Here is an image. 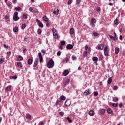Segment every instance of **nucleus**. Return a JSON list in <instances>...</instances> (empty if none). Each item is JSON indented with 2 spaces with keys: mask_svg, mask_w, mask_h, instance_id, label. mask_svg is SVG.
I'll use <instances>...</instances> for the list:
<instances>
[{
  "mask_svg": "<svg viewBox=\"0 0 125 125\" xmlns=\"http://www.w3.org/2000/svg\"><path fill=\"white\" fill-rule=\"evenodd\" d=\"M113 89L114 90H117L118 89V86L117 85L114 86Z\"/></svg>",
  "mask_w": 125,
  "mask_h": 125,
  "instance_id": "nucleus-54",
  "label": "nucleus"
},
{
  "mask_svg": "<svg viewBox=\"0 0 125 125\" xmlns=\"http://www.w3.org/2000/svg\"><path fill=\"white\" fill-rule=\"evenodd\" d=\"M61 53H62V52H61V51H59L57 53V55L58 56H60V55H61Z\"/></svg>",
  "mask_w": 125,
  "mask_h": 125,
  "instance_id": "nucleus-48",
  "label": "nucleus"
},
{
  "mask_svg": "<svg viewBox=\"0 0 125 125\" xmlns=\"http://www.w3.org/2000/svg\"><path fill=\"white\" fill-rule=\"evenodd\" d=\"M69 83H70V79H67L66 81V82L64 83V84L63 85V86H67V85H68V84H69Z\"/></svg>",
  "mask_w": 125,
  "mask_h": 125,
  "instance_id": "nucleus-15",
  "label": "nucleus"
},
{
  "mask_svg": "<svg viewBox=\"0 0 125 125\" xmlns=\"http://www.w3.org/2000/svg\"><path fill=\"white\" fill-rule=\"evenodd\" d=\"M60 99L62 101L66 100V97H65L64 95H62L60 97Z\"/></svg>",
  "mask_w": 125,
  "mask_h": 125,
  "instance_id": "nucleus-33",
  "label": "nucleus"
},
{
  "mask_svg": "<svg viewBox=\"0 0 125 125\" xmlns=\"http://www.w3.org/2000/svg\"><path fill=\"white\" fill-rule=\"evenodd\" d=\"M66 120H67V121H68V123H72L73 122V121H72V120H71V119H70V118H69V117H67L66 118Z\"/></svg>",
  "mask_w": 125,
  "mask_h": 125,
  "instance_id": "nucleus-46",
  "label": "nucleus"
},
{
  "mask_svg": "<svg viewBox=\"0 0 125 125\" xmlns=\"http://www.w3.org/2000/svg\"><path fill=\"white\" fill-rule=\"evenodd\" d=\"M72 2H73V0H68V1L67 2V4L68 5H70V4H72Z\"/></svg>",
  "mask_w": 125,
  "mask_h": 125,
  "instance_id": "nucleus-47",
  "label": "nucleus"
},
{
  "mask_svg": "<svg viewBox=\"0 0 125 125\" xmlns=\"http://www.w3.org/2000/svg\"><path fill=\"white\" fill-rule=\"evenodd\" d=\"M13 19L14 21H18V20L19 19V17H18V12H15L14 13Z\"/></svg>",
  "mask_w": 125,
  "mask_h": 125,
  "instance_id": "nucleus-3",
  "label": "nucleus"
},
{
  "mask_svg": "<svg viewBox=\"0 0 125 125\" xmlns=\"http://www.w3.org/2000/svg\"><path fill=\"white\" fill-rule=\"evenodd\" d=\"M47 66L49 69H51L54 67V61L52 59H51L49 60L47 63Z\"/></svg>",
  "mask_w": 125,
  "mask_h": 125,
  "instance_id": "nucleus-1",
  "label": "nucleus"
},
{
  "mask_svg": "<svg viewBox=\"0 0 125 125\" xmlns=\"http://www.w3.org/2000/svg\"><path fill=\"white\" fill-rule=\"evenodd\" d=\"M82 0H76V3L77 4L79 5L81 3Z\"/></svg>",
  "mask_w": 125,
  "mask_h": 125,
  "instance_id": "nucleus-50",
  "label": "nucleus"
},
{
  "mask_svg": "<svg viewBox=\"0 0 125 125\" xmlns=\"http://www.w3.org/2000/svg\"><path fill=\"white\" fill-rule=\"evenodd\" d=\"M59 114L60 115V116H63L64 115V112H59Z\"/></svg>",
  "mask_w": 125,
  "mask_h": 125,
  "instance_id": "nucleus-58",
  "label": "nucleus"
},
{
  "mask_svg": "<svg viewBox=\"0 0 125 125\" xmlns=\"http://www.w3.org/2000/svg\"><path fill=\"white\" fill-rule=\"evenodd\" d=\"M50 24L49 21H47V23H46V27H49Z\"/></svg>",
  "mask_w": 125,
  "mask_h": 125,
  "instance_id": "nucleus-56",
  "label": "nucleus"
},
{
  "mask_svg": "<svg viewBox=\"0 0 125 125\" xmlns=\"http://www.w3.org/2000/svg\"><path fill=\"white\" fill-rule=\"evenodd\" d=\"M38 64H39V58H37L35 60L34 64H33V67L34 68H36V67L38 66Z\"/></svg>",
  "mask_w": 125,
  "mask_h": 125,
  "instance_id": "nucleus-11",
  "label": "nucleus"
},
{
  "mask_svg": "<svg viewBox=\"0 0 125 125\" xmlns=\"http://www.w3.org/2000/svg\"><path fill=\"white\" fill-rule=\"evenodd\" d=\"M28 65H32L33 64V59H29L27 61Z\"/></svg>",
  "mask_w": 125,
  "mask_h": 125,
  "instance_id": "nucleus-21",
  "label": "nucleus"
},
{
  "mask_svg": "<svg viewBox=\"0 0 125 125\" xmlns=\"http://www.w3.org/2000/svg\"><path fill=\"white\" fill-rule=\"evenodd\" d=\"M108 37L110 40H112L113 41H117L118 39H117V34L116 32H114V37H113V36L111 35H108Z\"/></svg>",
  "mask_w": 125,
  "mask_h": 125,
  "instance_id": "nucleus-4",
  "label": "nucleus"
},
{
  "mask_svg": "<svg viewBox=\"0 0 125 125\" xmlns=\"http://www.w3.org/2000/svg\"><path fill=\"white\" fill-rule=\"evenodd\" d=\"M29 10L30 11V12H34V9H33L31 7H29Z\"/></svg>",
  "mask_w": 125,
  "mask_h": 125,
  "instance_id": "nucleus-52",
  "label": "nucleus"
},
{
  "mask_svg": "<svg viewBox=\"0 0 125 125\" xmlns=\"http://www.w3.org/2000/svg\"><path fill=\"white\" fill-rule=\"evenodd\" d=\"M119 52H120V48L118 47L115 48V54H118Z\"/></svg>",
  "mask_w": 125,
  "mask_h": 125,
  "instance_id": "nucleus-25",
  "label": "nucleus"
},
{
  "mask_svg": "<svg viewBox=\"0 0 125 125\" xmlns=\"http://www.w3.org/2000/svg\"><path fill=\"white\" fill-rule=\"evenodd\" d=\"M52 31L53 32L54 39H59V37H58V33H57L56 29H55L54 28H53Z\"/></svg>",
  "mask_w": 125,
  "mask_h": 125,
  "instance_id": "nucleus-2",
  "label": "nucleus"
},
{
  "mask_svg": "<svg viewBox=\"0 0 125 125\" xmlns=\"http://www.w3.org/2000/svg\"><path fill=\"white\" fill-rule=\"evenodd\" d=\"M13 3L14 4H16V3H17V0H13Z\"/></svg>",
  "mask_w": 125,
  "mask_h": 125,
  "instance_id": "nucleus-57",
  "label": "nucleus"
},
{
  "mask_svg": "<svg viewBox=\"0 0 125 125\" xmlns=\"http://www.w3.org/2000/svg\"><path fill=\"white\" fill-rule=\"evenodd\" d=\"M10 79L11 80H16V79H17V75H15V76H10Z\"/></svg>",
  "mask_w": 125,
  "mask_h": 125,
  "instance_id": "nucleus-31",
  "label": "nucleus"
},
{
  "mask_svg": "<svg viewBox=\"0 0 125 125\" xmlns=\"http://www.w3.org/2000/svg\"><path fill=\"white\" fill-rule=\"evenodd\" d=\"M69 74V71L67 70H65L63 71V75L64 77H66V76H68Z\"/></svg>",
  "mask_w": 125,
  "mask_h": 125,
  "instance_id": "nucleus-20",
  "label": "nucleus"
},
{
  "mask_svg": "<svg viewBox=\"0 0 125 125\" xmlns=\"http://www.w3.org/2000/svg\"><path fill=\"white\" fill-rule=\"evenodd\" d=\"M53 13L56 15H58V13H59V10H58V8H55L54 10Z\"/></svg>",
  "mask_w": 125,
  "mask_h": 125,
  "instance_id": "nucleus-18",
  "label": "nucleus"
},
{
  "mask_svg": "<svg viewBox=\"0 0 125 125\" xmlns=\"http://www.w3.org/2000/svg\"><path fill=\"white\" fill-rule=\"evenodd\" d=\"M38 55L40 63H42V62H43V58H42V53H39Z\"/></svg>",
  "mask_w": 125,
  "mask_h": 125,
  "instance_id": "nucleus-10",
  "label": "nucleus"
},
{
  "mask_svg": "<svg viewBox=\"0 0 125 125\" xmlns=\"http://www.w3.org/2000/svg\"><path fill=\"white\" fill-rule=\"evenodd\" d=\"M46 52V51L45 50H41L42 53H45Z\"/></svg>",
  "mask_w": 125,
  "mask_h": 125,
  "instance_id": "nucleus-62",
  "label": "nucleus"
},
{
  "mask_svg": "<svg viewBox=\"0 0 125 125\" xmlns=\"http://www.w3.org/2000/svg\"><path fill=\"white\" fill-rule=\"evenodd\" d=\"M74 33H75V31L74 30V28H71L70 29V35H74Z\"/></svg>",
  "mask_w": 125,
  "mask_h": 125,
  "instance_id": "nucleus-29",
  "label": "nucleus"
},
{
  "mask_svg": "<svg viewBox=\"0 0 125 125\" xmlns=\"http://www.w3.org/2000/svg\"><path fill=\"white\" fill-rule=\"evenodd\" d=\"M42 20H43V21H44V22H48L49 20V19L47 17H46V16H43Z\"/></svg>",
  "mask_w": 125,
  "mask_h": 125,
  "instance_id": "nucleus-17",
  "label": "nucleus"
},
{
  "mask_svg": "<svg viewBox=\"0 0 125 125\" xmlns=\"http://www.w3.org/2000/svg\"><path fill=\"white\" fill-rule=\"evenodd\" d=\"M111 105L113 106V107H118V106H119V104L112 103Z\"/></svg>",
  "mask_w": 125,
  "mask_h": 125,
  "instance_id": "nucleus-36",
  "label": "nucleus"
},
{
  "mask_svg": "<svg viewBox=\"0 0 125 125\" xmlns=\"http://www.w3.org/2000/svg\"><path fill=\"white\" fill-rule=\"evenodd\" d=\"M95 114V112H94V111L91 110L89 112V116H91V117H93V116H94Z\"/></svg>",
  "mask_w": 125,
  "mask_h": 125,
  "instance_id": "nucleus-16",
  "label": "nucleus"
},
{
  "mask_svg": "<svg viewBox=\"0 0 125 125\" xmlns=\"http://www.w3.org/2000/svg\"><path fill=\"white\" fill-rule=\"evenodd\" d=\"M65 61L67 62L68 61H69V58L68 57H65L64 60H63V62H65Z\"/></svg>",
  "mask_w": 125,
  "mask_h": 125,
  "instance_id": "nucleus-42",
  "label": "nucleus"
},
{
  "mask_svg": "<svg viewBox=\"0 0 125 125\" xmlns=\"http://www.w3.org/2000/svg\"><path fill=\"white\" fill-rule=\"evenodd\" d=\"M17 64L18 67H19V68H22V62H17Z\"/></svg>",
  "mask_w": 125,
  "mask_h": 125,
  "instance_id": "nucleus-24",
  "label": "nucleus"
},
{
  "mask_svg": "<svg viewBox=\"0 0 125 125\" xmlns=\"http://www.w3.org/2000/svg\"><path fill=\"white\" fill-rule=\"evenodd\" d=\"M94 96L96 97V96H98V92L97 91H95L94 92Z\"/></svg>",
  "mask_w": 125,
  "mask_h": 125,
  "instance_id": "nucleus-49",
  "label": "nucleus"
},
{
  "mask_svg": "<svg viewBox=\"0 0 125 125\" xmlns=\"http://www.w3.org/2000/svg\"><path fill=\"white\" fill-rule=\"evenodd\" d=\"M73 46V45L71 44H68L67 45H66V48L67 49H72Z\"/></svg>",
  "mask_w": 125,
  "mask_h": 125,
  "instance_id": "nucleus-13",
  "label": "nucleus"
},
{
  "mask_svg": "<svg viewBox=\"0 0 125 125\" xmlns=\"http://www.w3.org/2000/svg\"><path fill=\"white\" fill-rule=\"evenodd\" d=\"M83 55L84 57H86V56H87V51H84L83 53Z\"/></svg>",
  "mask_w": 125,
  "mask_h": 125,
  "instance_id": "nucleus-41",
  "label": "nucleus"
},
{
  "mask_svg": "<svg viewBox=\"0 0 125 125\" xmlns=\"http://www.w3.org/2000/svg\"><path fill=\"white\" fill-rule=\"evenodd\" d=\"M26 118L28 120H31V119L32 118V116L30 114H27L26 115Z\"/></svg>",
  "mask_w": 125,
  "mask_h": 125,
  "instance_id": "nucleus-27",
  "label": "nucleus"
},
{
  "mask_svg": "<svg viewBox=\"0 0 125 125\" xmlns=\"http://www.w3.org/2000/svg\"><path fill=\"white\" fill-rule=\"evenodd\" d=\"M92 60L94 63H96V65H97V62L98 61V58L97 57H94L92 58Z\"/></svg>",
  "mask_w": 125,
  "mask_h": 125,
  "instance_id": "nucleus-14",
  "label": "nucleus"
},
{
  "mask_svg": "<svg viewBox=\"0 0 125 125\" xmlns=\"http://www.w3.org/2000/svg\"><path fill=\"white\" fill-rule=\"evenodd\" d=\"M96 10L98 12H99L101 11V8H100V7H97V9H96Z\"/></svg>",
  "mask_w": 125,
  "mask_h": 125,
  "instance_id": "nucleus-51",
  "label": "nucleus"
},
{
  "mask_svg": "<svg viewBox=\"0 0 125 125\" xmlns=\"http://www.w3.org/2000/svg\"><path fill=\"white\" fill-rule=\"evenodd\" d=\"M22 60H23V57L21 55H19L18 57V61H22Z\"/></svg>",
  "mask_w": 125,
  "mask_h": 125,
  "instance_id": "nucleus-28",
  "label": "nucleus"
},
{
  "mask_svg": "<svg viewBox=\"0 0 125 125\" xmlns=\"http://www.w3.org/2000/svg\"><path fill=\"white\" fill-rule=\"evenodd\" d=\"M3 46L5 48H8V46L6 45V44H4Z\"/></svg>",
  "mask_w": 125,
  "mask_h": 125,
  "instance_id": "nucleus-63",
  "label": "nucleus"
},
{
  "mask_svg": "<svg viewBox=\"0 0 125 125\" xmlns=\"http://www.w3.org/2000/svg\"><path fill=\"white\" fill-rule=\"evenodd\" d=\"M72 60H73V61H75V60H77V57H76V56H72Z\"/></svg>",
  "mask_w": 125,
  "mask_h": 125,
  "instance_id": "nucleus-45",
  "label": "nucleus"
},
{
  "mask_svg": "<svg viewBox=\"0 0 125 125\" xmlns=\"http://www.w3.org/2000/svg\"><path fill=\"white\" fill-rule=\"evenodd\" d=\"M26 52H27V49H26V48L23 49V53H26Z\"/></svg>",
  "mask_w": 125,
  "mask_h": 125,
  "instance_id": "nucleus-60",
  "label": "nucleus"
},
{
  "mask_svg": "<svg viewBox=\"0 0 125 125\" xmlns=\"http://www.w3.org/2000/svg\"><path fill=\"white\" fill-rule=\"evenodd\" d=\"M114 24H115V25H119V20H118V19H116L114 21Z\"/></svg>",
  "mask_w": 125,
  "mask_h": 125,
  "instance_id": "nucleus-38",
  "label": "nucleus"
},
{
  "mask_svg": "<svg viewBox=\"0 0 125 125\" xmlns=\"http://www.w3.org/2000/svg\"><path fill=\"white\" fill-rule=\"evenodd\" d=\"M119 107H120V108H122V107H123V103H120V104H119Z\"/></svg>",
  "mask_w": 125,
  "mask_h": 125,
  "instance_id": "nucleus-59",
  "label": "nucleus"
},
{
  "mask_svg": "<svg viewBox=\"0 0 125 125\" xmlns=\"http://www.w3.org/2000/svg\"><path fill=\"white\" fill-rule=\"evenodd\" d=\"M60 102H61L57 100L55 103L56 106H58V104H59Z\"/></svg>",
  "mask_w": 125,
  "mask_h": 125,
  "instance_id": "nucleus-53",
  "label": "nucleus"
},
{
  "mask_svg": "<svg viewBox=\"0 0 125 125\" xmlns=\"http://www.w3.org/2000/svg\"><path fill=\"white\" fill-rule=\"evenodd\" d=\"M15 9L16 10V11H20V10H21V8L20 7H16Z\"/></svg>",
  "mask_w": 125,
  "mask_h": 125,
  "instance_id": "nucleus-43",
  "label": "nucleus"
},
{
  "mask_svg": "<svg viewBox=\"0 0 125 125\" xmlns=\"http://www.w3.org/2000/svg\"><path fill=\"white\" fill-rule=\"evenodd\" d=\"M120 41H123V35H120L119 37Z\"/></svg>",
  "mask_w": 125,
  "mask_h": 125,
  "instance_id": "nucleus-61",
  "label": "nucleus"
},
{
  "mask_svg": "<svg viewBox=\"0 0 125 125\" xmlns=\"http://www.w3.org/2000/svg\"><path fill=\"white\" fill-rule=\"evenodd\" d=\"M104 44H100L98 47V49H99V50H103L104 49Z\"/></svg>",
  "mask_w": 125,
  "mask_h": 125,
  "instance_id": "nucleus-12",
  "label": "nucleus"
},
{
  "mask_svg": "<svg viewBox=\"0 0 125 125\" xmlns=\"http://www.w3.org/2000/svg\"><path fill=\"white\" fill-rule=\"evenodd\" d=\"M105 112H106V109H105L101 108L98 111V114H99V115H100L101 116H102V115H104V114H105Z\"/></svg>",
  "mask_w": 125,
  "mask_h": 125,
  "instance_id": "nucleus-5",
  "label": "nucleus"
},
{
  "mask_svg": "<svg viewBox=\"0 0 125 125\" xmlns=\"http://www.w3.org/2000/svg\"><path fill=\"white\" fill-rule=\"evenodd\" d=\"M5 90H6V91H10L11 90V85H8L5 88Z\"/></svg>",
  "mask_w": 125,
  "mask_h": 125,
  "instance_id": "nucleus-26",
  "label": "nucleus"
},
{
  "mask_svg": "<svg viewBox=\"0 0 125 125\" xmlns=\"http://www.w3.org/2000/svg\"><path fill=\"white\" fill-rule=\"evenodd\" d=\"M96 23V20L94 18H92L91 19V24L92 26H93L94 25V23Z\"/></svg>",
  "mask_w": 125,
  "mask_h": 125,
  "instance_id": "nucleus-19",
  "label": "nucleus"
},
{
  "mask_svg": "<svg viewBox=\"0 0 125 125\" xmlns=\"http://www.w3.org/2000/svg\"><path fill=\"white\" fill-rule=\"evenodd\" d=\"M99 58L101 60H103L104 59V57H103V55H101L99 57Z\"/></svg>",
  "mask_w": 125,
  "mask_h": 125,
  "instance_id": "nucleus-55",
  "label": "nucleus"
},
{
  "mask_svg": "<svg viewBox=\"0 0 125 125\" xmlns=\"http://www.w3.org/2000/svg\"><path fill=\"white\" fill-rule=\"evenodd\" d=\"M42 30L41 29V28H39L37 30V34L38 35H42Z\"/></svg>",
  "mask_w": 125,
  "mask_h": 125,
  "instance_id": "nucleus-35",
  "label": "nucleus"
},
{
  "mask_svg": "<svg viewBox=\"0 0 125 125\" xmlns=\"http://www.w3.org/2000/svg\"><path fill=\"white\" fill-rule=\"evenodd\" d=\"M104 54L105 56H109V53H108V47L105 46L104 48Z\"/></svg>",
  "mask_w": 125,
  "mask_h": 125,
  "instance_id": "nucleus-9",
  "label": "nucleus"
},
{
  "mask_svg": "<svg viewBox=\"0 0 125 125\" xmlns=\"http://www.w3.org/2000/svg\"><path fill=\"white\" fill-rule=\"evenodd\" d=\"M36 22H37V25L40 27V28H42L43 27V24L42 22H41V21H40L39 19L36 20Z\"/></svg>",
  "mask_w": 125,
  "mask_h": 125,
  "instance_id": "nucleus-7",
  "label": "nucleus"
},
{
  "mask_svg": "<svg viewBox=\"0 0 125 125\" xmlns=\"http://www.w3.org/2000/svg\"><path fill=\"white\" fill-rule=\"evenodd\" d=\"M93 35H94V37H98V36H99L98 33L95 32L93 33Z\"/></svg>",
  "mask_w": 125,
  "mask_h": 125,
  "instance_id": "nucleus-44",
  "label": "nucleus"
},
{
  "mask_svg": "<svg viewBox=\"0 0 125 125\" xmlns=\"http://www.w3.org/2000/svg\"><path fill=\"white\" fill-rule=\"evenodd\" d=\"M108 114H113V110L110 108H108L107 110Z\"/></svg>",
  "mask_w": 125,
  "mask_h": 125,
  "instance_id": "nucleus-23",
  "label": "nucleus"
},
{
  "mask_svg": "<svg viewBox=\"0 0 125 125\" xmlns=\"http://www.w3.org/2000/svg\"><path fill=\"white\" fill-rule=\"evenodd\" d=\"M90 94H91V91L90 89L86 90L83 93V95L86 96L90 95Z\"/></svg>",
  "mask_w": 125,
  "mask_h": 125,
  "instance_id": "nucleus-8",
  "label": "nucleus"
},
{
  "mask_svg": "<svg viewBox=\"0 0 125 125\" xmlns=\"http://www.w3.org/2000/svg\"><path fill=\"white\" fill-rule=\"evenodd\" d=\"M4 60H5V58L0 59V64H3V62H4Z\"/></svg>",
  "mask_w": 125,
  "mask_h": 125,
  "instance_id": "nucleus-34",
  "label": "nucleus"
},
{
  "mask_svg": "<svg viewBox=\"0 0 125 125\" xmlns=\"http://www.w3.org/2000/svg\"><path fill=\"white\" fill-rule=\"evenodd\" d=\"M66 44V42L64 41H61V45H65Z\"/></svg>",
  "mask_w": 125,
  "mask_h": 125,
  "instance_id": "nucleus-39",
  "label": "nucleus"
},
{
  "mask_svg": "<svg viewBox=\"0 0 125 125\" xmlns=\"http://www.w3.org/2000/svg\"><path fill=\"white\" fill-rule=\"evenodd\" d=\"M39 125H44L43 124V123L40 122L39 124Z\"/></svg>",
  "mask_w": 125,
  "mask_h": 125,
  "instance_id": "nucleus-64",
  "label": "nucleus"
},
{
  "mask_svg": "<svg viewBox=\"0 0 125 125\" xmlns=\"http://www.w3.org/2000/svg\"><path fill=\"white\" fill-rule=\"evenodd\" d=\"M23 19H27V18H28V15L27 14H23Z\"/></svg>",
  "mask_w": 125,
  "mask_h": 125,
  "instance_id": "nucleus-40",
  "label": "nucleus"
},
{
  "mask_svg": "<svg viewBox=\"0 0 125 125\" xmlns=\"http://www.w3.org/2000/svg\"><path fill=\"white\" fill-rule=\"evenodd\" d=\"M26 23H23L21 25V29L22 30H24V29H25V28H26Z\"/></svg>",
  "mask_w": 125,
  "mask_h": 125,
  "instance_id": "nucleus-37",
  "label": "nucleus"
},
{
  "mask_svg": "<svg viewBox=\"0 0 125 125\" xmlns=\"http://www.w3.org/2000/svg\"><path fill=\"white\" fill-rule=\"evenodd\" d=\"M112 81H113V78L112 77H109L107 80L108 84H111Z\"/></svg>",
  "mask_w": 125,
  "mask_h": 125,
  "instance_id": "nucleus-22",
  "label": "nucleus"
},
{
  "mask_svg": "<svg viewBox=\"0 0 125 125\" xmlns=\"http://www.w3.org/2000/svg\"><path fill=\"white\" fill-rule=\"evenodd\" d=\"M13 31L14 33H16L17 32H18L19 31V28L17 27H15V28H13Z\"/></svg>",
  "mask_w": 125,
  "mask_h": 125,
  "instance_id": "nucleus-32",
  "label": "nucleus"
},
{
  "mask_svg": "<svg viewBox=\"0 0 125 125\" xmlns=\"http://www.w3.org/2000/svg\"><path fill=\"white\" fill-rule=\"evenodd\" d=\"M71 105V101L70 100H66L64 103L65 107H69Z\"/></svg>",
  "mask_w": 125,
  "mask_h": 125,
  "instance_id": "nucleus-6",
  "label": "nucleus"
},
{
  "mask_svg": "<svg viewBox=\"0 0 125 125\" xmlns=\"http://www.w3.org/2000/svg\"><path fill=\"white\" fill-rule=\"evenodd\" d=\"M112 99L114 102H118L119 101V99L117 97H113Z\"/></svg>",
  "mask_w": 125,
  "mask_h": 125,
  "instance_id": "nucleus-30",
  "label": "nucleus"
}]
</instances>
